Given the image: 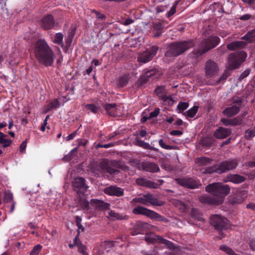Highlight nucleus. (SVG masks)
<instances>
[{
    "mask_svg": "<svg viewBox=\"0 0 255 255\" xmlns=\"http://www.w3.org/2000/svg\"><path fill=\"white\" fill-rule=\"evenodd\" d=\"M78 146H83V147H85L87 145L88 141L86 139H79L78 140Z\"/></svg>",
    "mask_w": 255,
    "mask_h": 255,
    "instance_id": "64",
    "label": "nucleus"
},
{
    "mask_svg": "<svg viewBox=\"0 0 255 255\" xmlns=\"http://www.w3.org/2000/svg\"><path fill=\"white\" fill-rule=\"evenodd\" d=\"M165 90L164 86H158L154 90V93H155L158 97L161 99V96H163L164 95L162 94L164 93V91Z\"/></svg>",
    "mask_w": 255,
    "mask_h": 255,
    "instance_id": "45",
    "label": "nucleus"
},
{
    "mask_svg": "<svg viewBox=\"0 0 255 255\" xmlns=\"http://www.w3.org/2000/svg\"><path fill=\"white\" fill-rule=\"evenodd\" d=\"M34 52L36 59L39 62L48 66V45L46 41L43 39L38 40L35 45Z\"/></svg>",
    "mask_w": 255,
    "mask_h": 255,
    "instance_id": "5",
    "label": "nucleus"
},
{
    "mask_svg": "<svg viewBox=\"0 0 255 255\" xmlns=\"http://www.w3.org/2000/svg\"><path fill=\"white\" fill-rule=\"evenodd\" d=\"M135 142L136 145L142 147L145 142L137 137L135 138Z\"/></svg>",
    "mask_w": 255,
    "mask_h": 255,
    "instance_id": "62",
    "label": "nucleus"
},
{
    "mask_svg": "<svg viewBox=\"0 0 255 255\" xmlns=\"http://www.w3.org/2000/svg\"><path fill=\"white\" fill-rule=\"evenodd\" d=\"M42 249V246L40 245H37L32 250L30 255H38Z\"/></svg>",
    "mask_w": 255,
    "mask_h": 255,
    "instance_id": "50",
    "label": "nucleus"
},
{
    "mask_svg": "<svg viewBox=\"0 0 255 255\" xmlns=\"http://www.w3.org/2000/svg\"><path fill=\"white\" fill-rule=\"evenodd\" d=\"M159 47L157 46L153 45L149 48H146L145 50L140 53L137 56V60L139 62L146 63L151 61L156 55Z\"/></svg>",
    "mask_w": 255,
    "mask_h": 255,
    "instance_id": "10",
    "label": "nucleus"
},
{
    "mask_svg": "<svg viewBox=\"0 0 255 255\" xmlns=\"http://www.w3.org/2000/svg\"><path fill=\"white\" fill-rule=\"evenodd\" d=\"M220 249L229 255H238L231 248L226 245L221 246Z\"/></svg>",
    "mask_w": 255,
    "mask_h": 255,
    "instance_id": "39",
    "label": "nucleus"
},
{
    "mask_svg": "<svg viewBox=\"0 0 255 255\" xmlns=\"http://www.w3.org/2000/svg\"><path fill=\"white\" fill-rule=\"evenodd\" d=\"M220 41V38L217 36L211 35L202 41L196 54L198 55H202L210 49L214 48L218 45Z\"/></svg>",
    "mask_w": 255,
    "mask_h": 255,
    "instance_id": "6",
    "label": "nucleus"
},
{
    "mask_svg": "<svg viewBox=\"0 0 255 255\" xmlns=\"http://www.w3.org/2000/svg\"><path fill=\"white\" fill-rule=\"evenodd\" d=\"M239 160L235 158H230L222 161L218 165L210 166L207 168H202L200 171L203 174H211L216 172L222 174L228 171L234 170L239 165Z\"/></svg>",
    "mask_w": 255,
    "mask_h": 255,
    "instance_id": "3",
    "label": "nucleus"
},
{
    "mask_svg": "<svg viewBox=\"0 0 255 255\" xmlns=\"http://www.w3.org/2000/svg\"><path fill=\"white\" fill-rule=\"evenodd\" d=\"M247 197V192L245 190H240L235 195L234 201L236 203H242Z\"/></svg>",
    "mask_w": 255,
    "mask_h": 255,
    "instance_id": "29",
    "label": "nucleus"
},
{
    "mask_svg": "<svg viewBox=\"0 0 255 255\" xmlns=\"http://www.w3.org/2000/svg\"><path fill=\"white\" fill-rule=\"evenodd\" d=\"M159 145L163 148L165 149H174L175 147L173 146L166 145L163 141V139H160L158 141Z\"/></svg>",
    "mask_w": 255,
    "mask_h": 255,
    "instance_id": "46",
    "label": "nucleus"
},
{
    "mask_svg": "<svg viewBox=\"0 0 255 255\" xmlns=\"http://www.w3.org/2000/svg\"><path fill=\"white\" fill-rule=\"evenodd\" d=\"M109 215L111 217H112L114 219H116L117 220H123L125 218L124 216L123 215H122L119 213H117L113 210H111L109 212Z\"/></svg>",
    "mask_w": 255,
    "mask_h": 255,
    "instance_id": "42",
    "label": "nucleus"
},
{
    "mask_svg": "<svg viewBox=\"0 0 255 255\" xmlns=\"http://www.w3.org/2000/svg\"><path fill=\"white\" fill-rule=\"evenodd\" d=\"M142 148L146 149H150L154 151H157V149L155 147L151 146L148 143L145 142Z\"/></svg>",
    "mask_w": 255,
    "mask_h": 255,
    "instance_id": "63",
    "label": "nucleus"
},
{
    "mask_svg": "<svg viewBox=\"0 0 255 255\" xmlns=\"http://www.w3.org/2000/svg\"><path fill=\"white\" fill-rule=\"evenodd\" d=\"M85 108L87 110L90 111L94 114H97L99 111V107L95 104H88L85 105Z\"/></svg>",
    "mask_w": 255,
    "mask_h": 255,
    "instance_id": "38",
    "label": "nucleus"
},
{
    "mask_svg": "<svg viewBox=\"0 0 255 255\" xmlns=\"http://www.w3.org/2000/svg\"><path fill=\"white\" fill-rule=\"evenodd\" d=\"M160 99L163 100L164 102L167 103L168 105H172L174 103V101L172 97L166 95H163V96H161Z\"/></svg>",
    "mask_w": 255,
    "mask_h": 255,
    "instance_id": "47",
    "label": "nucleus"
},
{
    "mask_svg": "<svg viewBox=\"0 0 255 255\" xmlns=\"http://www.w3.org/2000/svg\"><path fill=\"white\" fill-rule=\"evenodd\" d=\"M191 215L193 218H195L198 221H203L204 220L203 218V215L197 209L193 208L191 211Z\"/></svg>",
    "mask_w": 255,
    "mask_h": 255,
    "instance_id": "34",
    "label": "nucleus"
},
{
    "mask_svg": "<svg viewBox=\"0 0 255 255\" xmlns=\"http://www.w3.org/2000/svg\"><path fill=\"white\" fill-rule=\"evenodd\" d=\"M246 180V178L238 174H230L227 176L225 182H230L235 184L243 183Z\"/></svg>",
    "mask_w": 255,
    "mask_h": 255,
    "instance_id": "22",
    "label": "nucleus"
},
{
    "mask_svg": "<svg viewBox=\"0 0 255 255\" xmlns=\"http://www.w3.org/2000/svg\"><path fill=\"white\" fill-rule=\"evenodd\" d=\"M179 1L176 0L175 1L174 3L173 4V5H172V6L171 7L169 11L167 13L166 16L168 18H169L170 17L172 16L175 13V12L176 11V7H177V5L179 3Z\"/></svg>",
    "mask_w": 255,
    "mask_h": 255,
    "instance_id": "40",
    "label": "nucleus"
},
{
    "mask_svg": "<svg viewBox=\"0 0 255 255\" xmlns=\"http://www.w3.org/2000/svg\"><path fill=\"white\" fill-rule=\"evenodd\" d=\"M85 179L82 177H77L74 179L73 186L77 193L84 194L87 191L88 187L85 184Z\"/></svg>",
    "mask_w": 255,
    "mask_h": 255,
    "instance_id": "16",
    "label": "nucleus"
},
{
    "mask_svg": "<svg viewBox=\"0 0 255 255\" xmlns=\"http://www.w3.org/2000/svg\"><path fill=\"white\" fill-rule=\"evenodd\" d=\"M247 54L242 50H237L230 54L228 57V70H226L220 78L213 84L217 85L225 82L230 75L229 70H233L238 68L245 60Z\"/></svg>",
    "mask_w": 255,
    "mask_h": 255,
    "instance_id": "2",
    "label": "nucleus"
},
{
    "mask_svg": "<svg viewBox=\"0 0 255 255\" xmlns=\"http://www.w3.org/2000/svg\"><path fill=\"white\" fill-rule=\"evenodd\" d=\"M157 71L155 69H151L149 70H145L144 74L141 75L137 81L138 86H141L143 84L146 83L149 80V78L152 76L155 75Z\"/></svg>",
    "mask_w": 255,
    "mask_h": 255,
    "instance_id": "19",
    "label": "nucleus"
},
{
    "mask_svg": "<svg viewBox=\"0 0 255 255\" xmlns=\"http://www.w3.org/2000/svg\"><path fill=\"white\" fill-rule=\"evenodd\" d=\"M53 60V53L49 47V66L52 64Z\"/></svg>",
    "mask_w": 255,
    "mask_h": 255,
    "instance_id": "58",
    "label": "nucleus"
},
{
    "mask_svg": "<svg viewBox=\"0 0 255 255\" xmlns=\"http://www.w3.org/2000/svg\"><path fill=\"white\" fill-rule=\"evenodd\" d=\"M90 204L91 206H94L96 209L101 211L108 210L110 207V204L109 203L96 199L91 200Z\"/></svg>",
    "mask_w": 255,
    "mask_h": 255,
    "instance_id": "23",
    "label": "nucleus"
},
{
    "mask_svg": "<svg viewBox=\"0 0 255 255\" xmlns=\"http://www.w3.org/2000/svg\"><path fill=\"white\" fill-rule=\"evenodd\" d=\"M246 113L238 116L233 119L223 118L221 120L222 123L225 126H236L243 124V119Z\"/></svg>",
    "mask_w": 255,
    "mask_h": 255,
    "instance_id": "15",
    "label": "nucleus"
},
{
    "mask_svg": "<svg viewBox=\"0 0 255 255\" xmlns=\"http://www.w3.org/2000/svg\"><path fill=\"white\" fill-rule=\"evenodd\" d=\"M103 107L105 109L107 115L113 117L119 116L120 112L117 108V105L116 103H106L103 105Z\"/></svg>",
    "mask_w": 255,
    "mask_h": 255,
    "instance_id": "18",
    "label": "nucleus"
},
{
    "mask_svg": "<svg viewBox=\"0 0 255 255\" xmlns=\"http://www.w3.org/2000/svg\"><path fill=\"white\" fill-rule=\"evenodd\" d=\"M120 240L123 241L122 238L119 237L117 240L114 241H106L102 242L101 247L106 251L107 252H110L111 249L120 244Z\"/></svg>",
    "mask_w": 255,
    "mask_h": 255,
    "instance_id": "27",
    "label": "nucleus"
},
{
    "mask_svg": "<svg viewBox=\"0 0 255 255\" xmlns=\"http://www.w3.org/2000/svg\"><path fill=\"white\" fill-rule=\"evenodd\" d=\"M246 45V43L243 41H235L227 45V48L230 50H235L237 48H243Z\"/></svg>",
    "mask_w": 255,
    "mask_h": 255,
    "instance_id": "28",
    "label": "nucleus"
},
{
    "mask_svg": "<svg viewBox=\"0 0 255 255\" xmlns=\"http://www.w3.org/2000/svg\"><path fill=\"white\" fill-rule=\"evenodd\" d=\"M210 224L219 232L227 230L230 226V222L226 218L217 214L210 216Z\"/></svg>",
    "mask_w": 255,
    "mask_h": 255,
    "instance_id": "9",
    "label": "nucleus"
},
{
    "mask_svg": "<svg viewBox=\"0 0 255 255\" xmlns=\"http://www.w3.org/2000/svg\"><path fill=\"white\" fill-rule=\"evenodd\" d=\"M214 142V139L210 137H206L202 139L201 140V143L204 146L211 147L212 146Z\"/></svg>",
    "mask_w": 255,
    "mask_h": 255,
    "instance_id": "35",
    "label": "nucleus"
},
{
    "mask_svg": "<svg viewBox=\"0 0 255 255\" xmlns=\"http://www.w3.org/2000/svg\"><path fill=\"white\" fill-rule=\"evenodd\" d=\"M74 33L71 32L67 37H65V43L67 47H70L73 38Z\"/></svg>",
    "mask_w": 255,
    "mask_h": 255,
    "instance_id": "51",
    "label": "nucleus"
},
{
    "mask_svg": "<svg viewBox=\"0 0 255 255\" xmlns=\"http://www.w3.org/2000/svg\"><path fill=\"white\" fill-rule=\"evenodd\" d=\"M104 192L110 196L121 197L124 195V190L117 186H110L105 188Z\"/></svg>",
    "mask_w": 255,
    "mask_h": 255,
    "instance_id": "20",
    "label": "nucleus"
},
{
    "mask_svg": "<svg viewBox=\"0 0 255 255\" xmlns=\"http://www.w3.org/2000/svg\"><path fill=\"white\" fill-rule=\"evenodd\" d=\"M250 73V70L249 69L246 70L241 74L240 77H239V80H242L243 79L245 78L249 75Z\"/></svg>",
    "mask_w": 255,
    "mask_h": 255,
    "instance_id": "61",
    "label": "nucleus"
},
{
    "mask_svg": "<svg viewBox=\"0 0 255 255\" xmlns=\"http://www.w3.org/2000/svg\"><path fill=\"white\" fill-rule=\"evenodd\" d=\"M60 105V103L57 99H55L53 101L49 102V111L51 109H55L58 108Z\"/></svg>",
    "mask_w": 255,
    "mask_h": 255,
    "instance_id": "43",
    "label": "nucleus"
},
{
    "mask_svg": "<svg viewBox=\"0 0 255 255\" xmlns=\"http://www.w3.org/2000/svg\"><path fill=\"white\" fill-rule=\"evenodd\" d=\"M89 202L87 200H82L81 201V207L83 209L88 210L89 209Z\"/></svg>",
    "mask_w": 255,
    "mask_h": 255,
    "instance_id": "59",
    "label": "nucleus"
},
{
    "mask_svg": "<svg viewBox=\"0 0 255 255\" xmlns=\"http://www.w3.org/2000/svg\"><path fill=\"white\" fill-rule=\"evenodd\" d=\"M63 39V34L61 32L57 33L54 37L51 38V40L53 43L59 44L62 47L64 46Z\"/></svg>",
    "mask_w": 255,
    "mask_h": 255,
    "instance_id": "32",
    "label": "nucleus"
},
{
    "mask_svg": "<svg viewBox=\"0 0 255 255\" xmlns=\"http://www.w3.org/2000/svg\"><path fill=\"white\" fill-rule=\"evenodd\" d=\"M240 110L241 108H239V106L232 105L231 106L226 108L223 111L222 113L227 117L231 118L237 115L239 113Z\"/></svg>",
    "mask_w": 255,
    "mask_h": 255,
    "instance_id": "26",
    "label": "nucleus"
},
{
    "mask_svg": "<svg viewBox=\"0 0 255 255\" xmlns=\"http://www.w3.org/2000/svg\"><path fill=\"white\" fill-rule=\"evenodd\" d=\"M153 226L148 223L142 221H137L134 227L131 229L130 234L132 236H135L138 234H146L150 230Z\"/></svg>",
    "mask_w": 255,
    "mask_h": 255,
    "instance_id": "13",
    "label": "nucleus"
},
{
    "mask_svg": "<svg viewBox=\"0 0 255 255\" xmlns=\"http://www.w3.org/2000/svg\"><path fill=\"white\" fill-rule=\"evenodd\" d=\"M163 183L164 181L162 179H158L155 182L142 177L135 179V183L137 185L150 189H157Z\"/></svg>",
    "mask_w": 255,
    "mask_h": 255,
    "instance_id": "12",
    "label": "nucleus"
},
{
    "mask_svg": "<svg viewBox=\"0 0 255 255\" xmlns=\"http://www.w3.org/2000/svg\"><path fill=\"white\" fill-rule=\"evenodd\" d=\"M77 247L79 252L82 253L83 255H88V253L86 252V247L83 245L82 243H80Z\"/></svg>",
    "mask_w": 255,
    "mask_h": 255,
    "instance_id": "52",
    "label": "nucleus"
},
{
    "mask_svg": "<svg viewBox=\"0 0 255 255\" xmlns=\"http://www.w3.org/2000/svg\"><path fill=\"white\" fill-rule=\"evenodd\" d=\"M92 13H95L96 14V18L98 19H101L102 20H105L106 19V16L101 13H100L99 11H97L95 9L92 10Z\"/></svg>",
    "mask_w": 255,
    "mask_h": 255,
    "instance_id": "53",
    "label": "nucleus"
},
{
    "mask_svg": "<svg viewBox=\"0 0 255 255\" xmlns=\"http://www.w3.org/2000/svg\"><path fill=\"white\" fill-rule=\"evenodd\" d=\"M232 103L234 104L233 106H239V108H241L242 104V100L238 98H233L232 100Z\"/></svg>",
    "mask_w": 255,
    "mask_h": 255,
    "instance_id": "55",
    "label": "nucleus"
},
{
    "mask_svg": "<svg viewBox=\"0 0 255 255\" xmlns=\"http://www.w3.org/2000/svg\"><path fill=\"white\" fill-rule=\"evenodd\" d=\"M212 159L207 157H201L195 159V162L198 166H204L210 164Z\"/></svg>",
    "mask_w": 255,
    "mask_h": 255,
    "instance_id": "31",
    "label": "nucleus"
},
{
    "mask_svg": "<svg viewBox=\"0 0 255 255\" xmlns=\"http://www.w3.org/2000/svg\"><path fill=\"white\" fill-rule=\"evenodd\" d=\"M141 166L142 170L146 172L155 173L160 170L158 165L152 162H143Z\"/></svg>",
    "mask_w": 255,
    "mask_h": 255,
    "instance_id": "24",
    "label": "nucleus"
},
{
    "mask_svg": "<svg viewBox=\"0 0 255 255\" xmlns=\"http://www.w3.org/2000/svg\"><path fill=\"white\" fill-rule=\"evenodd\" d=\"M242 39L247 41L248 43L255 41V28L248 31L246 35L242 37Z\"/></svg>",
    "mask_w": 255,
    "mask_h": 255,
    "instance_id": "30",
    "label": "nucleus"
},
{
    "mask_svg": "<svg viewBox=\"0 0 255 255\" xmlns=\"http://www.w3.org/2000/svg\"><path fill=\"white\" fill-rule=\"evenodd\" d=\"M56 25L53 16L49 14V29L54 28Z\"/></svg>",
    "mask_w": 255,
    "mask_h": 255,
    "instance_id": "54",
    "label": "nucleus"
},
{
    "mask_svg": "<svg viewBox=\"0 0 255 255\" xmlns=\"http://www.w3.org/2000/svg\"><path fill=\"white\" fill-rule=\"evenodd\" d=\"M11 143L12 140L11 139L0 138V144H2V146L4 148L9 146Z\"/></svg>",
    "mask_w": 255,
    "mask_h": 255,
    "instance_id": "49",
    "label": "nucleus"
},
{
    "mask_svg": "<svg viewBox=\"0 0 255 255\" xmlns=\"http://www.w3.org/2000/svg\"><path fill=\"white\" fill-rule=\"evenodd\" d=\"M131 203L134 206H135L137 203H140L146 206L151 205L152 206H161L163 205L162 201L159 200L150 193L145 194L141 197L133 198Z\"/></svg>",
    "mask_w": 255,
    "mask_h": 255,
    "instance_id": "8",
    "label": "nucleus"
},
{
    "mask_svg": "<svg viewBox=\"0 0 255 255\" xmlns=\"http://www.w3.org/2000/svg\"><path fill=\"white\" fill-rule=\"evenodd\" d=\"M98 168L100 171L110 174H115L119 172L118 170L112 167V162H110L107 159H104L102 160L99 163Z\"/></svg>",
    "mask_w": 255,
    "mask_h": 255,
    "instance_id": "14",
    "label": "nucleus"
},
{
    "mask_svg": "<svg viewBox=\"0 0 255 255\" xmlns=\"http://www.w3.org/2000/svg\"><path fill=\"white\" fill-rule=\"evenodd\" d=\"M40 25L44 29H48V15H45L42 19Z\"/></svg>",
    "mask_w": 255,
    "mask_h": 255,
    "instance_id": "48",
    "label": "nucleus"
},
{
    "mask_svg": "<svg viewBox=\"0 0 255 255\" xmlns=\"http://www.w3.org/2000/svg\"><path fill=\"white\" fill-rule=\"evenodd\" d=\"M77 133V130H75L72 133H71V134H70L69 135H68V136H67L66 137H65L66 140L69 141V140L73 139L75 137Z\"/></svg>",
    "mask_w": 255,
    "mask_h": 255,
    "instance_id": "60",
    "label": "nucleus"
},
{
    "mask_svg": "<svg viewBox=\"0 0 255 255\" xmlns=\"http://www.w3.org/2000/svg\"><path fill=\"white\" fill-rule=\"evenodd\" d=\"M189 105V104L187 102H180L177 106V109L180 112H182L188 108Z\"/></svg>",
    "mask_w": 255,
    "mask_h": 255,
    "instance_id": "44",
    "label": "nucleus"
},
{
    "mask_svg": "<svg viewBox=\"0 0 255 255\" xmlns=\"http://www.w3.org/2000/svg\"><path fill=\"white\" fill-rule=\"evenodd\" d=\"M255 136V126L252 129H247L245 131V137L247 140H250Z\"/></svg>",
    "mask_w": 255,
    "mask_h": 255,
    "instance_id": "37",
    "label": "nucleus"
},
{
    "mask_svg": "<svg viewBox=\"0 0 255 255\" xmlns=\"http://www.w3.org/2000/svg\"><path fill=\"white\" fill-rule=\"evenodd\" d=\"M13 194L10 192H8L5 193L3 201L5 203H8L12 202L13 201Z\"/></svg>",
    "mask_w": 255,
    "mask_h": 255,
    "instance_id": "41",
    "label": "nucleus"
},
{
    "mask_svg": "<svg viewBox=\"0 0 255 255\" xmlns=\"http://www.w3.org/2000/svg\"><path fill=\"white\" fill-rule=\"evenodd\" d=\"M218 67L217 64L212 60H208L205 64V74L208 77H211L217 73Z\"/></svg>",
    "mask_w": 255,
    "mask_h": 255,
    "instance_id": "17",
    "label": "nucleus"
},
{
    "mask_svg": "<svg viewBox=\"0 0 255 255\" xmlns=\"http://www.w3.org/2000/svg\"><path fill=\"white\" fill-rule=\"evenodd\" d=\"M195 45L193 39L176 41L170 44L165 56L168 57H176L182 54Z\"/></svg>",
    "mask_w": 255,
    "mask_h": 255,
    "instance_id": "4",
    "label": "nucleus"
},
{
    "mask_svg": "<svg viewBox=\"0 0 255 255\" xmlns=\"http://www.w3.org/2000/svg\"><path fill=\"white\" fill-rule=\"evenodd\" d=\"M164 20H159L152 23L153 28V37H158L160 36L163 32L164 25L163 24Z\"/></svg>",
    "mask_w": 255,
    "mask_h": 255,
    "instance_id": "21",
    "label": "nucleus"
},
{
    "mask_svg": "<svg viewBox=\"0 0 255 255\" xmlns=\"http://www.w3.org/2000/svg\"><path fill=\"white\" fill-rule=\"evenodd\" d=\"M132 212L134 215H141L146 216L152 220L156 221H160L165 223L168 222V220L156 212L148 209L141 206H137L132 209Z\"/></svg>",
    "mask_w": 255,
    "mask_h": 255,
    "instance_id": "7",
    "label": "nucleus"
},
{
    "mask_svg": "<svg viewBox=\"0 0 255 255\" xmlns=\"http://www.w3.org/2000/svg\"><path fill=\"white\" fill-rule=\"evenodd\" d=\"M206 190L212 195L202 196L199 201L202 203L209 205H219L222 202V198L230 193L231 189L228 185L216 182L207 185Z\"/></svg>",
    "mask_w": 255,
    "mask_h": 255,
    "instance_id": "1",
    "label": "nucleus"
},
{
    "mask_svg": "<svg viewBox=\"0 0 255 255\" xmlns=\"http://www.w3.org/2000/svg\"><path fill=\"white\" fill-rule=\"evenodd\" d=\"M114 146V143H109L107 144H102L101 143H98L95 145V148L96 149L99 148H108L111 147H112Z\"/></svg>",
    "mask_w": 255,
    "mask_h": 255,
    "instance_id": "56",
    "label": "nucleus"
},
{
    "mask_svg": "<svg viewBox=\"0 0 255 255\" xmlns=\"http://www.w3.org/2000/svg\"><path fill=\"white\" fill-rule=\"evenodd\" d=\"M129 80V76L128 74L124 75L121 76L119 79L118 85L120 87H124L128 84Z\"/></svg>",
    "mask_w": 255,
    "mask_h": 255,
    "instance_id": "33",
    "label": "nucleus"
},
{
    "mask_svg": "<svg viewBox=\"0 0 255 255\" xmlns=\"http://www.w3.org/2000/svg\"><path fill=\"white\" fill-rule=\"evenodd\" d=\"M160 113V110L159 108H155L154 110L149 114L148 119L155 118L158 116Z\"/></svg>",
    "mask_w": 255,
    "mask_h": 255,
    "instance_id": "57",
    "label": "nucleus"
},
{
    "mask_svg": "<svg viewBox=\"0 0 255 255\" xmlns=\"http://www.w3.org/2000/svg\"><path fill=\"white\" fill-rule=\"evenodd\" d=\"M175 180L179 185L186 188L196 189L201 186L198 180L191 177L179 178Z\"/></svg>",
    "mask_w": 255,
    "mask_h": 255,
    "instance_id": "11",
    "label": "nucleus"
},
{
    "mask_svg": "<svg viewBox=\"0 0 255 255\" xmlns=\"http://www.w3.org/2000/svg\"><path fill=\"white\" fill-rule=\"evenodd\" d=\"M231 133L230 129L220 127L215 131L214 135L218 139H223L230 135Z\"/></svg>",
    "mask_w": 255,
    "mask_h": 255,
    "instance_id": "25",
    "label": "nucleus"
},
{
    "mask_svg": "<svg viewBox=\"0 0 255 255\" xmlns=\"http://www.w3.org/2000/svg\"><path fill=\"white\" fill-rule=\"evenodd\" d=\"M198 110V107L194 106L186 112L185 115L188 118H192L197 114Z\"/></svg>",
    "mask_w": 255,
    "mask_h": 255,
    "instance_id": "36",
    "label": "nucleus"
}]
</instances>
